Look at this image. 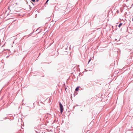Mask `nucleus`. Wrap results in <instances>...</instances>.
Returning <instances> with one entry per match:
<instances>
[{"mask_svg": "<svg viewBox=\"0 0 133 133\" xmlns=\"http://www.w3.org/2000/svg\"><path fill=\"white\" fill-rule=\"evenodd\" d=\"M59 106L60 107V110L61 111V113H62L63 112V107L61 103H59Z\"/></svg>", "mask_w": 133, "mask_h": 133, "instance_id": "1", "label": "nucleus"}, {"mask_svg": "<svg viewBox=\"0 0 133 133\" xmlns=\"http://www.w3.org/2000/svg\"><path fill=\"white\" fill-rule=\"evenodd\" d=\"M49 1V0H47L46 2H45V4H44V6L46 5V4H48V2Z\"/></svg>", "mask_w": 133, "mask_h": 133, "instance_id": "2", "label": "nucleus"}, {"mask_svg": "<svg viewBox=\"0 0 133 133\" xmlns=\"http://www.w3.org/2000/svg\"><path fill=\"white\" fill-rule=\"evenodd\" d=\"M79 87H77L75 89V90L76 91H78L79 90Z\"/></svg>", "mask_w": 133, "mask_h": 133, "instance_id": "3", "label": "nucleus"}, {"mask_svg": "<svg viewBox=\"0 0 133 133\" xmlns=\"http://www.w3.org/2000/svg\"><path fill=\"white\" fill-rule=\"evenodd\" d=\"M122 25V23H120L119 24V25H118V27L119 28L120 27V26Z\"/></svg>", "mask_w": 133, "mask_h": 133, "instance_id": "4", "label": "nucleus"}, {"mask_svg": "<svg viewBox=\"0 0 133 133\" xmlns=\"http://www.w3.org/2000/svg\"><path fill=\"white\" fill-rule=\"evenodd\" d=\"M32 2H35L36 1V0H30Z\"/></svg>", "mask_w": 133, "mask_h": 133, "instance_id": "5", "label": "nucleus"}, {"mask_svg": "<svg viewBox=\"0 0 133 133\" xmlns=\"http://www.w3.org/2000/svg\"><path fill=\"white\" fill-rule=\"evenodd\" d=\"M70 4V3H69V4H68L67 5V8H69V7H68L69 6V5Z\"/></svg>", "mask_w": 133, "mask_h": 133, "instance_id": "6", "label": "nucleus"}, {"mask_svg": "<svg viewBox=\"0 0 133 133\" xmlns=\"http://www.w3.org/2000/svg\"><path fill=\"white\" fill-rule=\"evenodd\" d=\"M57 6H56L54 8H58V7H57Z\"/></svg>", "mask_w": 133, "mask_h": 133, "instance_id": "7", "label": "nucleus"}, {"mask_svg": "<svg viewBox=\"0 0 133 133\" xmlns=\"http://www.w3.org/2000/svg\"><path fill=\"white\" fill-rule=\"evenodd\" d=\"M126 6V5H125V4H124L123 5V6Z\"/></svg>", "mask_w": 133, "mask_h": 133, "instance_id": "8", "label": "nucleus"}, {"mask_svg": "<svg viewBox=\"0 0 133 133\" xmlns=\"http://www.w3.org/2000/svg\"><path fill=\"white\" fill-rule=\"evenodd\" d=\"M39 1V0H36V2H38V1Z\"/></svg>", "mask_w": 133, "mask_h": 133, "instance_id": "9", "label": "nucleus"}, {"mask_svg": "<svg viewBox=\"0 0 133 133\" xmlns=\"http://www.w3.org/2000/svg\"><path fill=\"white\" fill-rule=\"evenodd\" d=\"M29 7H30V8H31V7L30 6V5H29Z\"/></svg>", "mask_w": 133, "mask_h": 133, "instance_id": "10", "label": "nucleus"}, {"mask_svg": "<svg viewBox=\"0 0 133 133\" xmlns=\"http://www.w3.org/2000/svg\"><path fill=\"white\" fill-rule=\"evenodd\" d=\"M132 21H133V17H132Z\"/></svg>", "mask_w": 133, "mask_h": 133, "instance_id": "11", "label": "nucleus"}, {"mask_svg": "<svg viewBox=\"0 0 133 133\" xmlns=\"http://www.w3.org/2000/svg\"><path fill=\"white\" fill-rule=\"evenodd\" d=\"M32 3V4H33V5H34V3Z\"/></svg>", "mask_w": 133, "mask_h": 133, "instance_id": "12", "label": "nucleus"}, {"mask_svg": "<svg viewBox=\"0 0 133 133\" xmlns=\"http://www.w3.org/2000/svg\"><path fill=\"white\" fill-rule=\"evenodd\" d=\"M8 9L9 8V7H8Z\"/></svg>", "mask_w": 133, "mask_h": 133, "instance_id": "13", "label": "nucleus"}, {"mask_svg": "<svg viewBox=\"0 0 133 133\" xmlns=\"http://www.w3.org/2000/svg\"><path fill=\"white\" fill-rule=\"evenodd\" d=\"M11 13H15V12H12Z\"/></svg>", "mask_w": 133, "mask_h": 133, "instance_id": "14", "label": "nucleus"}, {"mask_svg": "<svg viewBox=\"0 0 133 133\" xmlns=\"http://www.w3.org/2000/svg\"><path fill=\"white\" fill-rule=\"evenodd\" d=\"M90 60L89 61V62H90Z\"/></svg>", "mask_w": 133, "mask_h": 133, "instance_id": "15", "label": "nucleus"}, {"mask_svg": "<svg viewBox=\"0 0 133 133\" xmlns=\"http://www.w3.org/2000/svg\"><path fill=\"white\" fill-rule=\"evenodd\" d=\"M66 88H65V90H66Z\"/></svg>", "mask_w": 133, "mask_h": 133, "instance_id": "16", "label": "nucleus"}, {"mask_svg": "<svg viewBox=\"0 0 133 133\" xmlns=\"http://www.w3.org/2000/svg\"><path fill=\"white\" fill-rule=\"evenodd\" d=\"M120 8V9H121V8H122V7H121V8Z\"/></svg>", "mask_w": 133, "mask_h": 133, "instance_id": "17", "label": "nucleus"}, {"mask_svg": "<svg viewBox=\"0 0 133 133\" xmlns=\"http://www.w3.org/2000/svg\"><path fill=\"white\" fill-rule=\"evenodd\" d=\"M131 8V7H130V8Z\"/></svg>", "mask_w": 133, "mask_h": 133, "instance_id": "18", "label": "nucleus"}]
</instances>
